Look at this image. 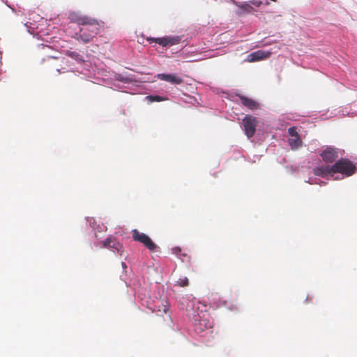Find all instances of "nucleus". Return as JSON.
I'll use <instances>...</instances> for the list:
<instances>
[{"instance_id": "f257e3e1", "label": "nucleus", "mask_w": 357, "mask_h": 357, "mask_svg": "<svg viewBox=\"0 0 357 357\" xmlns=\"http://www.w3.org/2000/svg\"><path fill=\"white\" fill-rule=\"evenodd\" d=\"M68 19L70 22L77 24L82 27L75 32L73 38L79 42L86 44L93 40L100 32L104 22L87 15L71 13Z\"/></svg>"}, {"instance_id": "f03ea898", "label": "nucleus", "mask_w": 357, "mask_h": 357, "mask_svg": "<svg viewBox=\"0 0 357 357\" xmlns=\"http://www.w3.org/2000/svg\"><path fill=\"white\" fill-rule=\"evenodd\" d=\"M331 169L333 171V174L340 173L344 176L349 177L356 173L357 167L349 159L341 158L331 166Z\"/></svg>"}, {"instance_id": "7ed1b4c3", "label": "nucleus", "mask_w": 357, "mask_h": 357, "mask_svg": "<svg viewBox=\"0 0 357 357\" xmlns=\"http://www.w3.org/2000/svg\"><path fill=\"white\" fill-rule=\"evenodd\" d=\"M131 234L134 241L141 243L150 251H155L158 248L151 238L146 234L141 233L136 229H132Z\"/></svg>"}, {"instance_id": "20e7f679", "label": "nucleus", "mask_w": 357, "mask_h": 357, "mask_svg": "<svg viewBox=\"0 0 357 357\" xmlns=\"http://www.w3.org/2000/svg\"><path fill=\"white\" fill-rule=\"evenodd\" d=\"M243 124L246 136L248 138L253 137L257 126V118L251 115H246L243 119Z\"/></svg>"}, {"instance_id": "39448f33", "label": "nucleus", "mask_w": 357, "mask_h": 357, "mask_svg": "<svg viewBox=\"0 0 357 357\" xmlns=\"http://www.w3.org/2000/svg\"><path fill=\"white\" fill-rule=\"evenodd\" d=\"M149 42H154L162 47L172 46L180 42L178 37L147 38Z\"/></svg>"}, {"instance_id": "423d86ee", "label": "nucleus", "mask_w": 357, "mask_h": 357, "mask_svg": "<svg viewBox=\"0 0 357 357\" xmlns=\"http://www.w3.org/2000/svg\"><path fill=\"white\" fill-rule=\"evenodd\" d=\"M320 155L325 162L332 163L337 158L338 153L336 149L328 146L321 153Z\"/></svg>"}, {"instance_id": "0eeeda50", "label": "nucleus", "mask_w": 357, "mask_h": 357, "mask_svg": "<svg viewBox=\"0 0 357 357\" xmlns=\"http://www.w3.org/2000/svg\"><path fill=\"white\" fill-rule=\"evenodd\" d=\"M271 54V52L269 51H264V50H257L256 52H254L251 54H250L248 56V61L249 62H255L261 61L264 59H266L268 58Z\"/></svg>"}, {"instance_id": "6e6552de", "label": "nucleus", "mask_w": 357, "mask_h": 357, "mask_svg": "<svg viewBox=\"0 0 357 357\" xmlns=\"http://www.w3.org/2000/svg\"><path fill=\"white\" fill-rule=\"evenodd\" d=\"M160 80L169 82L173 84H181L183 82V78L174 74L160 73L157 75Z\"/></svg>"}, {"instance_id": "1a4fd4ad", "label": "nucleus", "mask_w": 357, "mask_h": 357, "mask_svg": "<svg viewBox=\"0 0 357 357\" xmlns=\"http://www.w3.org/2000/svg\"><path fill=\"white\" fill-rule=\"evenodd\" d=\"M241 104L250 110H255L259 108V104L256 100L250 98L243 95H237Z\"/></svg>"}, {"instance_id": "9d476101", "label": "nucleus", "mask_w": 357, "mask_h": 357, "mask_svg": "<svg viewBox=\"0 0 357 357\" xmlns=\"http://www.w3.org/2000/svg\"><path fill=\"white\" fill-rule=\"evenodd\" d=\"M313 173L315 176L321 177L333 175V171L331 169V166L315 167L313 169Z\"/></svg>"}, {"instance_id": "9b49d317", "label": "nucleus", "mask_w": 357, "mask_h": 357, "mask_svg": "<svg viewBox=\"0 0 357 357\" xmlns=\"http://www.w3.org/2000/svg\"><path fill=\"white\" fill-rule=\"evenodd\" d=\"M65 54L75 60L78 63H82L84 61L83 56L77 52L67 50Z\"/></svg>"}, {"instance_id": "f8f14e48", "label": "nucleus", "mask_w": 357, "mask_h": 357, "mask_svg": "<svg viewBox=\"0 0 357 357\" xmlns=\"http://www.w3.org/2000/svg\"><path fill=\"white\" fill-rule=\"evenodd\" d=\"M301 144L302 141L299 136H296L295 137H291L289 139V144L291 146V149H297L298 147L301 146Z\"/></svg>"}, {"instance_id": "ddd939ff", "label": "nucleus", "mask_w": 357, "mask_h": 357, "mask_svg": "<svg viewBox=\"0 0 357 357\" xmlns=\"http://www.w3.org/2000/svg\"><path fill=\"white\" fill-rule=\"evenodd\" d=\"M110 248H113L114 251L116 250L120 255H122L124 251L123 245L115 238H114Z\"/></svg>"}, {"instance_id": "4468645a", "label": "nucleus", "mask_w": 357, "mask_h": 357, "mask_svg": "<svg viewBox=\"0 0 357 357\" xmlns=\"http://www.w3.org/2000/svg\"><path fill=\"white\" fill-rule=\"evenodd\" d=\"M146 98L151 102H160L168 100L167 98H165L160 96H148Z\"/></svg>"}, {"instance_id": "2eb2a0df", "label": "nucleus", "mask_w": 357, "mask_h": 357, "mask_svg": "<svg viewBox=\"0 0 357 357\" xmlns=\"http://www.w3.org/2000/svg\"><path fill=\"white\" fill-rule=\"evenodd\" d=\"M177 284L178 286L184 287L188 286L189 281L188 279L185 277L183 278L178 279V280L177 281Z\"/></svg>"}, {"instance_id": "dca6fc26", "label": "nucleus", "mask_w": 357, "mask_h": 357, "mask_svg": "<svg viewBox=\"0 0 357 357\" xmlns=\"http://www.w3.org/2000/svg\"><path fill=\"white\" fill-rule=\"evenodd\" d=\"M114 238L108 237L106 239H105L102 242V245L104 248H111V245L112 244Z\"/></svg>"}, {"instance_id": "f3484780", "label": "nucleus", "mask_w": 357, "mask_h": 357, "mask_svg": "<svg viewBox=\"0 0 357 357\" xmlns=\"http://www.w3.org/2000/svg\"><path fill=\"white\" fill-rule=\"evenodd\" d=\"M288 133L291 137H298V134L296 131V128L295 127H291L288 129Z\"/></svg>"}, {"instance_id": "a211bd4d", "label": "nucleus", "mask_w": 357, "mask_h": 357, "mask_svg": "<svg viewBox=\"0 0 357 357\" xmlns=\"http://www.w3.org/2000/svg\"><path fill=\"white\" fill-rule=\"evenodd\" d=\"M40 48L41 49V50L43 52H47V50H51V47L48 45H45L43 44H41L40 45Z\"/></svg>"}, {"instance_id": "6ab92c4d", "label": "nucleus", "mask_w": 357, "mask_h": 357, "mask_svg": "<svg viewBox=\"0 0 357 357\" xmlns=\"http://www.w3.org/2000/svg\"><path fill=\"white\" fill-rule=\"evenodd\" d=\"M241 8L242 9H244L247 12H250L251 10L252 9V6L250 5H249V4L243 5L242 6H241Z\"/></svg>"}, {"instance_id": "aec40b11", "label": "nucleus", "mask_w": 357, "mask_h": 357, "mask_svg": "<svg viewBox=\"0 0 357 357\" xmlns=\"http://www.w3.org/2000/svg\"><path fill=\"white\" fill-rule=\"evenodd\" d=\"M251 3L257 7L260 6L262 4V2L259 0H252Z\"/></svg>"}, {"instance_id": "412c9836", "label": "nucleus", "mask_w": 357, "mask_h": 357, "mask_svg": "<svg viewBox=\"0 0 357 357\" xmlns=\"http://www.w3.org/2000/svg\"><path fill=\"white\" fill-rule=\"evenodd\" d=\"M57 59V57H55V56H48L47 60H49V59Z\"/></svg>"}, {"instance_id": "4be33fe9", "label": "nucleus", "mask_w": 357, "mask_h": 357, "mask_svg": "<svg viewBox=\"0 0 357 357\" xmlns=\"http://www.w3.org/2000/svg\"><path fill=\"white\" fill-rule=\"evenodd\" d=\"M122 266H123V268H127V266H126V263H124V262H122Z\"/></svg>"}, {"instance_id": "5701e85b", "label": "nucleus", "mask_w": 357, "mask_h": 357, "mask_svg": "<svg viewBox=\"0 0 357 357\" xmlns=\"http://www.w3.org/2000/svg\"><path fill=\"white\" fill-rule=\"evenodd\" d=\"M167 310L168 309H167V306L165 305L164 306V310H163L164 312H167Z\"/></svg>"}, {"instance_id": "b1692460", "label": "nucleus", "mask_w": 357, "mask_h": 357, "mask_svg": "<svg viewBox=\"0 0 357 357\" xmlns=\"http://www.w3.org/2000/svg\"><path fill=\"white\" fill-rule=\"evenodd\" d=\"M265 4H266V5H268V4H269V2H268V1H267V2H266V3H265Z\"/></svg>"}]
</instances>
